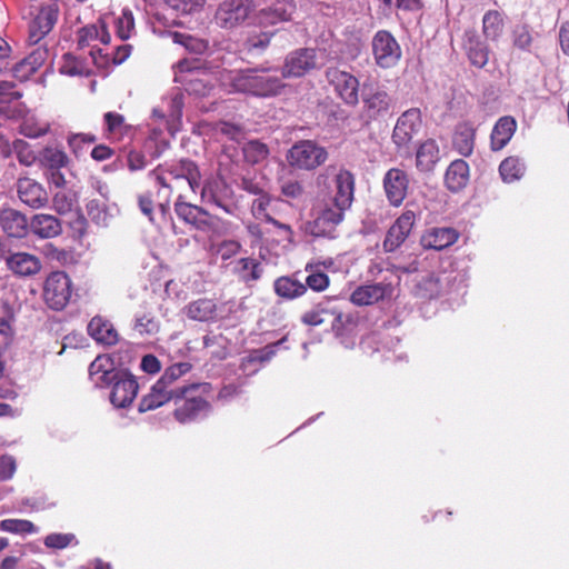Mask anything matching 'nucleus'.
<instances>
[{
  "label": "nucleus",
  "instance_id": "nucleus-1",
  "mask_svg": "<svg viewBox=\"0 0 569 569\" xmlns=\"http://www.w3.org/2000/svg\"><path fill=\"white\" fill-rule=\"evenodd\" d=\"M153 174L160 184V194L169 203L172 193H178V201L187 197V192L197 193L200 188L198 167L189 160L158 167Z\"/></svg>",
  "mask_w": 569,
  "mask_h": 569
},
{
  "label": "nucleus",
  "instance_id": "nucleus-2",
  "mask_svg": "<svg viewBox=\"0 0 569 569\" xmlns=\"http://www.w3.org/2000/svg\"><path fill=\"white\" fill-rule=\"evenodd\" d=\"M221 83L230 91L251 93L259 97L274 96L283 88L277 77L258 74L253 70L227 71L221 74Z\"/></svg>",
  "mask_w": 569,
  "mask_h": 569
},
{
  "label": "nucleus",
  "instance_id": "nucleus-3",
  "mask_svg": "<svg viewBox=\"0 0 569 569\" xmlns=\"http://www.w3.org/2000/svg\"><path fill=\"white\" fill-rule=\"evenodd\" d=\"M177 216L184 222L193 226L196 229L210 233L211 236L220 237L230 232L231 224L218 217L209 214L201 207L177 201L174 204Z\"/></svg>",
  "mask_w": 569,
  "mask_h": 569
},
{
  "label": "nucleus",
  "instance_id": "nucleus-4",
  "mask_svg": "<svg viewBox=\"0 0 569 569\" xmlns=\"http://www.w3.org/2000/svg\"><path fill=\"white\" fill-rule=\"evenodd\" d=\"M111 36L108 31L106 19L101 18L96 23L82 27L78 31V46L81 49L89 48V54L93 64L102 68L108 64L109 53H103L101 44L110 43Z\"/></svg>",
  "mask_w": 569,
  "mask_h": 569
},
{
  "label": "nucleus",
  "instance_id": "nucleus-5",
  "mask_svg": "<svg viewBox=\"0 0 569 569\" xmlns=\"http://www.w3.org/2000/svg\"><path fill=\"white\" fill-rule=\"evenodd\" d=\"M328 159L326 148L312 140L296 142L286 154V160L295 170L311 171L323 164Z\"/></svg>",
  "mask_w": 569,
  "mask_h": 569
},
{
  "label": "nucleus",
  "instance_id": "nucleus-6",
  "mask_svg": "<svg viewBox=\"0 0 569 569\" xmlns=\"http://www.w3.org/2000/svg\"><path fill=\"white\" fill-rule=\"evenodd\" d=\"M346 209L326 202L315 210V218L306 222L305 231L313 237L333 238L336 228L343 220Z\"/></svg>",
  "mask_w": 569,
  "mask_h": 569
},
{
  "label": "nucleus",
  "instance_id": "nucleus-7",
  "mask_svg": "<svg viewBox=\"0 0 569 569\" xmlns=\"http://www.w3.org/2000/svg\"><path fill=\"white\" fill-rule=\"evenodd\" d=\"M72 293L71 280L63 271L51 272L43 283V300L53 310H62Z\"/></svg>",
  "mask_w": 569,
  "mask_h": 569
},
{
  "label": "nucleus",
  "instance_id": "nucleus-8",
  "mask_svg": "<svg viewBox=\"0 0 569 569\" xmlns=\"http://www.w3.org/2000/svg\"><path fill=\"white\" fill-rule=\"evenodd\" d=\"M270 227L262 228L260 223H249L248 233L252 238V243L260 248H268L271 241L282 243L283 248L293 241V232L289 224L281 223L273 219L268 223Z\"/></svg>",
  "mask_w": 569,
  "mask_h": 569
},
{
  "label": "nucleus",
  "instance_id": "nucleus-9",
  "mask_svg": "<svg viewBox=\"0 0 569 569\" xmlns=\"http://www.w3.org/2000/svg\"><path fill=\"white\" fill-rule=\"evenodd\" d=\"M253 0H224L216 11V22L224 29H233L254 14Z\"/></svg>",
  "mask_w": 569,
  "mask_h": 569
},
{
  "label": "nucleus",
  "instance_id": "nucleus-10",
  "mask_svg": "<svg viewBox=\"0 0 569 569\" xmlns=\"http://www.w3.org/2000/svg\"><path fill=\"white\" fill-rule=\"evenodd\" d=\"M371 50L375 62L383 69L395 67L401 59V47L396 38L386 30L375 33L371 40Z\"/></svg>",
  "mask_w": 569,
  "mask_h": 569
},
{
  "label": "nucleus",
  "instance_id": "nucleus-11",
  "mask_svg": "<svg viewBox=\"0 0 569 569\" xmlns=\"http://www.w3.org/2000/svg\"><path fill=\"white\" fill-rule=\"evenodd\" d=\"M198 191L202 202L212 203L227 213H232L231 208L227 204V200L232 197V189L220 176H211L206 178L203 182L200 181Z\"/></svg>",
  "mask_w": 569,
  "mask_h": 569
},
{
  "label": "nucleus",
  "instance_id": "nucleus-12",
  "mask_svg": "<svg viewBox=\"0 0 569 569\" xmlns=\"http://www.w3.org/2000/svg\"><path fill=\"white\" fill-rule=\"evenodd\" d=\"M31 21L29 23V41L32 44L38 43L53 28L58 19L57 4L42 6L30 12Z\"/></svg>",
  "mask_w": 569,
  "mask_h": 569
},
{
  "label": "nucleus",
  "instance_id": "nucleus-13",
  "mask_svg": "<svg viewBox=\"0 0 569 569\" xmlns=\"http://www.w3.org/2000/svg\"><path fill=\"white\" fill-rule=\"evenodd\" d=\"M327 79L345 103L356 106L359 102V81L355 76L339 69H328Z\"/></svg>",
  "mask_w": 569,
  "mask_h": 569
},
{
  "label": "nucleus",
  "instance_id": "nucleus-14",
  "mask_svg": "<svg viewBox=\"0 0 569 569\" xmlns=\"http://www.w3.org/2000/svg\"><path fill=\"white\" fill-rule=\"evenodd\" d=\"M198 388H203V386H188L177 389H168L157 381L152 386L150 392L141 399L139 403V411L146 412L157 409L167 403L169 400L182 398L187 392Z\"/></svg>",
  "mask_w": 569,
  "mask_h": 569
},
{
  "label": "nucleus",
  "instance_id": "nucleus-15",
  "mask_svg": "<svg viewBox=\"0 0 569 569\" xmlns=\"http://www.w3.org/2000/svg\"><path fill=\"white\" fill-rule=\"evenodd\" d=\"M296 11L293 0H276L271 6L260 9L252 16V23L268 27L279 22L289 21Z\"/></svg>",
  "mask_w": 569,
  "mask_h": 569
},
{
  "label": "nucleus",
  "instance_id": "nucleus-16",
  "mask_svg": "<svg viewBox=\"0 0 569 569\" xmlns=\"http://www.w3.org/2000/svg\"><path fill=\"white\" fill-rule=\"evenodd\" d=\"M109 386H111L109 398L116 408L129 407L136 399L139 389L136 379L131 375L122 371Z\"/></svg>",
  "mask_w": 569,
  "mask_h": 569
},
{
  "label": "nucleus",
  "instance_id": "nucleus-17",
  "mask_svg": "<svg viewBox=\"0 0 569 569\" xmlns=\"http://www.w3.org/2000/svg\"><path fill=\"white\" fill-rule=\"evenodd\" d=\"M421 113L418 109H409L405 111L398 119L392 140L399 148H407L413 136L420 131Z\"/></svg>",
  "mask_w": 569,
  "mask_h": 569
},
{
  "label": "nucleus",
  "instance_id": "nucleus-18",
  "mask_svg": "<svg viewBox=\"0 0 569 569\" xmlns=\"http://www.w3.org/2000/svg\"><path fill=\"white\" fill-rule=\"evenodd\" d=\"M317 66V53L313 49H299L286 57L282 76L284 78L302 77Z\"/></svg>",
  "mask_w": 569,
  "mask_h": 569
},
{
  "label": "nucleus",
  "instance_id": "nucleus-19",
  "mask_svg": "<svg viewBox=\"0 0 569 569\" xmlns=\"http://www.w3.org/2000/svg\"><path fill=\"white\" fill-rule=\"evenodd\" d=\"M393 293L391 283L376 282L359 286L350 295V301L359 307L370 306L390 298Z\"/></svg>",
  "mask_w": 569,
  "mask_h": 569
},
{
  "label": "nucleus",
  "instance_id": "nucleus-20",
  "mask_svg": "<svg viewBox=\"0 0 569 569\" xmlns=\"http://www.w3.org/2000/svg\"><path fill=\"white\" fill-rule=\"evenodd\" d=\"M408 176L405 171L392 168L387 171L383 178V188L389 202L398 207L406 198L408 190Z\"/></svg>",
  "mask_w": 569,
  "mask_h": 569
},
{
  "label": "nucleus",
  "instance_id": "nucleus-21",
  "mask_svg": "<svg viewBox=\"0 0 569 569\" xmlns=\"http://www.w3.org/2000/svg\"><path fill=\"white\" fill-rule=\"evenodd\" d=\"M415 212L407 210L396 220V222L388 230V233L383 241V248L386 251H395L397 248L401 246V243L410 233L415 223Z\"/></svg>",
  "mask_w": 569,
  "mask_h": 569
},
{
  "label": "nucleus",
  "instance_id": "nucleus-22",
  "mask_svg": "<svg viewBox=\"0 0 569 569\" xmlns=\"http://www.w3.org/2000/svg\"><path fill=\"white\" fill-rule=\"evenodd\" d=\"M355 179L353 176L340 169L333 178V197L331 202L336 207L348 210L353 201Z\"/></svg>",
  "mask_w": 569,
  "mask_h": 569
},
{
  "label": "nucleus",
  "instance_id": "nucleus-23",
  "mask_svg": "<svg viewBox=\"0 0 569 569\" xmlns=\"http://www.w3.org/2000/svg\"><path fill=\"white\" fill-rule=\"evenodd\" d=\"M7 267L19 277H31L37 274L41 268L40 259L28 252H13L6 258Z\"/></svg>",
  "mask_w": 569,
  "mask_h": 569
},
{
  "label": "nucleus",
  "instance_id": "nucleus-24",
  "mask_svg": "<svg viewBox=\"0 0 569 569\" xmlns=\"http://www.w3.org/2000/svg\"><path fill=\"white\" fill-rule=\"evenodd\" d=\"M18 196L27 206L39 209L47 204L48 194L43 187L30 178H21L18 181Z\"/></svg>",
  "mask_w": 569,
  "mask_h": 569
},
{
  "label": "nucleus",
  "instance_id": "nucleus-25",
  "mask_svg": "<svg viewBox=\"0 0 569 569\" xmlns=\"http://www.w3.org/2000/svg\"><path fill=\"white\" fill-rule=\"evenodd\" d=\"M202 386L203 388H198L197 390H204L207 388L206 385ZM194 390L196 389H193V391ZM183 398H186L184 402L174 410V417L179 422H190L209 411V403L201 397H188L187 392Z\"/></svg>",
  "mask_w": 569,
  "mask_h": 569
},
{
  "label": "nucleus",
  "instance_id": "nucleus-26",
  "mask_svg": "<svg viewBox=\"0 0 569 569\" xmlns=\"http://www.w3.org/2000/svg\"><path fill=\"white\" fill-rule=\"evenodd\" d=\"M121 371L114 370L109 356H98L89 367V376L97 387L109 386Z\"/></svg>",
  "mask_w": 569,
  "mask_h": 569
},
{
  "label": "nucleus",
  "instance_id": "nucleus-27",
  "mask_svg": "<svg viewBox=\"0 0 569 569\" xmlns=\"http://www.w3.org/2000/svg\"><path fill=\"white\" fill-rule=\"evenodd\" d=\"M30 231L41 238L49 239L58 237L62 232V226L58 218L52 214L38 213L29 221Z\"/></svg>",
  "mask_w": 569,
  "mask_h": 569
},
{
  "label": "nucleus",
  "instance_id": "nucleus-28",
  "mask_svg": "<svg viewBox=\"0 0 569 569\" xmlns=\"http://www.w3.org/2000/svg\"><path fill=\"white\" fill-rule=\"evenodd\" d=\"M458 237L459 233L453 228H431L423 233L421 243L427 249L442 250L453 244Z\"/></svg>",
  "mask_w": 569,
  "mask_h": 569
},
{
  "label": "nucleus",
  "instance_id": "nucleus-29",
  "mask_svg": "<svg viewBox=\"0 0 569 569\" xmlns=\"http://www.w3.org/2000/svg\"><path fill=\"white\" fill-rule=\"evenodd\" d=\"M29 221L19 211L8 208L0 212V226L10 237H23L28 230Z\"/></svg>",
  "mask_w": 569,
  "mask_h": 569
},
{
  "label": "nucleus",
  "instance_id": "nucleus-30",
  "mask_svg": "<svg viewBox=\"0 0 569 569\" xmlns=\"http://www.w3.org/2000/svg\"><path fill=\"white\" fill-rule=\"evenodd\" d=\"M89 335L99 343L111 346L118 341L112 323L102 317H94L88 325Z\"/></svg>",
  "mask_w": 569,
  "mask_h": 569
},
{
  "label": "nucleus",
  "instance_id": "nucleus-31",
  "mask_svg": "<svg viewBox=\"0 0 569 569\" xmlns=\"http://www.w3.org/2000/svg\"><path fill=\"white\" fill-rule=\"evenodd\" d=\"M469 181V166L465 160H455L446 171L445 183L453 192L463 189Z\"/></svg>",
  "mask_w": 569,
  "mask_h": 569
},
{
  "label": "nucleus",
  "instance_id": "nucleus-32",
  "mask_svg": "<svg viewBox=\"0 0 569 569\" xmlns=\"http://www.w3.org/2000/svg\"><path fill=\"white\" fill-rule=\"evenodd\" d=\"M193 67L191 62L188 60H181L176 64V77L174 80L178 82H187V90L197 93V94H206L207 88L204 86V80L194 78L192 73Z\"/></svg>",
  "mask_w": 569,
  "mask_h": 569
},
{
  "label": "nucleus",
  "instance_id": "nucleus-33",
  "mask_svg": "<svg viewBox=\"0 0 569 569\" xmlns=\"http://www.w3.org/2000/svg\"><path fill=\"white\" fill-rule=\"evenodd\" d=\"M517 128L516 120L511 117H502L493 127L491 133V147L493 150L502 149L512 138Z\"/></svg>",
  "mask_w": 569,
  "mask_h": 569
},
{
  "label": "nucleus",
  "instance_id": "nucleus-34",
  "mask_svg": "<svg viewBox=\"0 0 569 569\" xmlns=\"http://www.w3.org/2000/svg\"><path fill=\"white\" fill-rule=\"evenodd\" d=\"M47 52L42 49L33 50L26 59L17 63L13 68V76L24 81L34 73L44 62Z\"/></svg>",
  "mask_w": 569,
  "mask_h": 569
},
{
  "label": "nucleus",
  "instance_id": "nucleus-35",
  "mask_svg": "<svg viewBox=\"0 0 569 569\" xmlns=\"http://www.w3.org/2000/svg\"><path fill=\"white\" fill-rule=\"evenodd\" d=\"M184 312L191 320L211 321L216 319L217 306L211 299H199L189 303Z\"/></svg>",
  "mask_w": 569,
  "mask_h": 569
},
{
  "label": "nucleus",
  "instance_id": "nucleus-36",
  "mask_svg": "<svg viewBox=\"0 0 569 569\" xmlns=\"http://www.w3.org/2000/svg\"><path fill=\"white\" fill-rule=\"evenodd\" d=\"M463 46L472 64L483 67L488 62L487 48L479 41L473 31H467L465 33Z\"/></svg>",
  "mask_w": 569,
  "mask_h": 569
},
{
  "label": "nucleus",
  "instance_id": "nucleus-37",
  "mask_svg": "<svg viewBox=\"0 0 569 569\" xmlns=\"http://www.w3.org/2000/svg\"><path fill=\"white\" fill-rule=\"evenodd\" d=\"M162 103L168 116V130L174 134L179 130L182 117L183 96L174 92L170 98L163 99Z\"/></svg>",
  "mask_w": 569,
  "mask_h": 569
},
{
  "label": "nucleus",
  "instance_id": "nucleus-38",
  "mask_svg": "<svg viewBox=\"0 0 569 569\" xmlns=\"http://www.w3.org/2000/svg\"><path fill=\"white\" fill-rule=\"evenodd\" d=\"M362 100L370 117L387 112L391 102L388 93L381 89H376L371 92L365 91Z\"/></svg>",
  "mask_w": 569,
  "mask_h": 569
},
{
  "label": "nucleus",
  "instance_id": "nucleus-39",
  "mask_svg": "<svg viewBox=\"0 0 569 569\" xmlns=\"http://www.w3.org/2000/svg\"><path fill=\"white\" fill-rule=\"evenodd\" d=\"M274 291L284 299H295L303 296L307 287L291 277H280L274 281Z\"/></svg>",
  "mask_w": 569,
  "mask_h": 569
},
{
  "label": "nucleus",
  "instance_id": "nucleus-40",
  "mask_svg": "<svg viewBox=\"0 0 569 569\" xmlns=\"http://www.w3.org/2000/svg\"><path fill=\"white\" fill-rule=\"evenodd\" d=\"M439 160V148L433 140L423 142L417 151V167L422 171H429Z\"/></svg>",
  "mask_w": 569,
  "mask_h": 569
},
{
  "label": "nucleus",
  "instance_id": "nucleus-41",
  "mask_svg": "<svg viewBox=\"0 0 569 569\" xmlns=\"http://www.w3.org/2000/svg\"><path fill=\"white\" fill-rule=\"evenodd\" d=\"M475 130L467 123L459 124L453 137V147L461 156H469L473 150Z\"/></svg>",
  "mask_w": 569,
  "mask_h": 569
},
{
  "label": "nucleus",
  "instance_id": "nucleus-42",
  "mask_svg": "<svg viewBox=\"0 0 569 569\" xmlns=\"http://www.w3.org/2000/svg\"><path fill=\"white\" fill-rule=\"evenodd\" d=\"M526 171V166L518 157H509L505 159L499 167V172L502 180L507 183H512L522 178Z\"/></svg>",
  "mask_w": 569,
  "mask_h": 569
},
{
  "label": "nucleus",
  "instance_id": "nucleus-43",
  "mask_svg": "<svg viewBox=\"0 0 569 569\" xmlns=\"http://www.w3.org/2000/svg\"><path fill=\"white\" fill-rule=\"evenodd\" d=\"M0 530L20 537L36 535L39 532L38 527L30 520L14 518L0 521Z\"/></svg>",
  "mask_w": 569,
  "mask_h": 569
},
{
  "label": "nucleus",
  "instance_id": "nucleus-44",
  "mask_svg": "<svg viewBox=\"0 0 569 569\" xmlns=\"http://www.w3.org/2000/svg\"><path fill=\"white\" fill-rule=\"evenodd\" d=\"M2 153L8 157L12 152L17 156L18 160L24 166H31L36 160V154L30 146L23 140H14L12 146L3 141Z\"/></svg>",
  "mask_w": 569,
  "mask_h": 569
},
{
  "label": "nucleus",
  "instance_id": "nucleus-45",
  "mask_svg": "<svg viewBox=\"0 0 569 569\" xmlns=\"http://www.w3.org/2000/svg\"><path fill=\"white\" fill-rule=\"evenodd\" d=\"M49 123L37 118L34 114H27L20 126L22 134L29 138H39L49 131Z\"/></svg>",
  "mask_w": 569,
  "mask_h": 569
},
{
  "label": "nucleus",
  "instance_id": "nucleus-46",
  "mask_svg": "<svg viewBox=\"0 0 569 569\" xmlns=\"http://www.w3.org/2000/svg\"><path fill=\"white\" fill-rule=\"evenodd\" d=\"M116 208L108 207L104 201L92 199L87 204L89 217L98 224L107 226Z\"/></svg>",
  "mask_w": 569,
  "mask_h": 569
},
{
  "label": "nucleus",
  "instance_id": "nucleus-47",
  "mask_svg": "<svg viewBox=\"0 0 569 569\" xmlns=\"http://www.w3.org/2000/svg\"><path fill=\"white\" fill-rule=\"evenodd\" d=\"M503 29V20L498 11H488L482 19V30L487 39L497 40Z\"/></svg>",
  "mask_w": 569,
  "mask_h": 569
},
{
  "label": "nucleus",
  "instance_id": "nucleus-48",
  "mask_svg": "<svg viewBox=\"0 0 569 569\" xmlns=\"http://www.w3.org/2000/svg\"><path fill=\"white\" fill-rule=\"evenodd\" d=\"M60 72L67 76H88L90 73V67L82 60H79L71 53H66L62 57L60 64Z\"/></svg>",
  "mask_w": 569,
  "mask_h": 569
},
{
  "label": "nucleus",
  "instance_id": "nucleus-49",
  "mask_svg": "<svg viewBox=\"0 0 569 569\" xmlns=\"http://www.w3.org/2000/svg\"><path fill=\"white\" fill-rule=\"evenodd\" d=\"M172 39L174 43L183 46L186 50L196 54L204 53L209 47L206 40L187 33L174 32Z\"/></svg>",
  "mask_w": 569,
  "mask_h": 569
},
{
  "label": "nucleus",
  "instance_id": "nucleus-50",
  "mask_svg": "<svg viewBox=\"0 0 569 569\" xmlns=\"http://www.w3.org/2000/svg\"><path fill=\"white\" fill-rule=\"evenodd\" d=\"M242 151L244 159L252 164L264 161L269 156V148L267 144L258 140L248 141L243 146Z\"/></svg>",
  "mask_w": 569,
  "mask_h": 569
},
{
  "label": "nucleus",
  "instance_id": "nucleus-51",
  "mask_svg": "<svg viewBox=\"0 0 569 569\" xmlns=\"http://www.w3.org/2000/svg\"><path fill=\"white\" fill-rule=\"evenodd\" d=\"M441 292V284L438 277L429 274L422 278L416 288V295L422 299H432Z\"/></svg>",
  "mask_w": 569,
  "mask_h": 569
},
{
  "label": "nucleus",
  "instance_id": "nucleus-52",
  "mask_svg": "<svg viewBox=\"0 0 569 569\" xmlns=\"http://www.w3.org/2000/svg\"><path fill=\"white\" fill-rule=\"evenodd\" d=\"M133 328L141 336H153L159 331L160 323L150 312H141L137 313Z\"/></svg>",
  "mask_w": 569,
  "mask_h": 569
},
{
  "label": "nucleus",
  "instance_id": "nucleus-53",
  "mask_svg": "<svg viewBox=\"0 0 569 569\" xmlns=\"http://www.w3.org/2000/svg\"><path fill=\"white\" fill-rule=\"evenodd\" d=\"M272 198L267 193L259 194L251 204V213L256 220L269 223L273 220L270 214L269 208L271 207Z\"/></svg>",
  "mask_w": 569,
  "mask_h": 569
},
{
  "label": "nucleus",
  "instance_id": "nucleus-54",
  "mask_svg": "<svg viewBox=\"0 0 569 569\" xmlns=\"http://www.w3.org/2000/svg\"><path fill=\"white\" fill-rule=\"evenodd\" d=\"M94 141L96 137L90 133H72L68 138L69 148L77 158L83 156Z\"/></svg>",
  "mask_w": 569,
  "mask_h": 569
},
{
  "label": "nucleus",
  "instance_id": "nucleus-55",
  "mask_svg": "<svg viewBox=\"0 0 569 569\" xmlns=\"http://www.w3.org/2000/svg\"><path fill=\"white\" fill-rule=\"evenodd\" d=\"M104 121L109 138L120 139L128 130L123 116L117 112H107Z\"/></svg>",
  "mask_w": 569,
  "mask_h": 569
},
{
  "label": "nucleus",
  "instance_id": "nucleus-56",
  "mask_svg": "<svg viewBox=\"0 0 569 569\" xmlns=\"http://www.w3.org/2000/svg\"><path fill=\"white\" fill-rule=\"evenodd\" d=\"M306 271L310 272V274L306 279L307 286L313 291H323L329 286V278L326 273L317 269V266L313 263H307Z\"/></svg>",
  "mask_w": 569,
  "mask_h": 569
},
{
  "label": "nucleus",
  "instance_id": "nucleus-57",
  "mask_svg": "<svg viewBox=\"0 0 569 569\" xmlns=\"http://www.w3.org/2000/svg\"><path fill=\"white\" fill-rule=\"evenodd\" d=\"M20 98L21 93L14 90L11 82H0V112L4 113L7 117H13L14 113H10L7 106L11 102L18 101Z\"/></svg>",
  "mask_w": 569,
  "mask_h": 569
},
{
  "label": "nucleus",
  "instance_id": "nucleus-58",
  "mask_svg": "<svg viewBox=\"0 0 569 569\" xmlns=\"http://www.w3.org/2000/svg\"><path fill=\"white\" fill-rule=\"evenodd\" d=\"M114 23L117 36L121 40H128L132 36L134 30V18L129 9H123Z\"/></svg>",
  "mask_w": 569,
  "mask_h": 569
},
{
  "label": "nucleus",
  "instance_id": "nucleus-59",
  "mask_svg": "<svg viewBox=\"0 0 569 569\" xmlns=\"http://www.w3.org/2000/svg\"><path fill=\"white\" fill-rule=\"evenodd\" d=\"M191 366L188 362H179L170 366L166 369L161 378L158 380L168 389H172L171 385L180 377L186 375L190 370Z\"/></svg>",
  "mask_w": 569,
  "mask_h": 569
},
{
  "label": "nucleus",
  "instance_id": "nucleus-60",
  "mask_svg": "<svg viewBox=\"0 0 569 569\" xmlns=\"http://www.w3.org/2000/svg\"><path fill=\"white\" fill-rule=\"evenodd\" d=\"M237 271L246 280H257L261 276L259 262L251 258H242L237 262Z\"/></svg>",
  "mask_w": 569,
  "mask_h": 569
},
{
  "label": "nucleus",
  "instance_id": "nucleus-61",
  "mask_svg": "<svg viewBox=\"0 0 569 569\" xmlns=\"http://www.w3.org/2000/svg\"><path fill=\"white\" fill-rule=\"evenodd\" d=\"M206 0H164V3L181 14H191L200 11Z\"/></svg>",
  "mask_w": 569,
  "mask_h": 569
},
{
  "label": "nucleus",
  "instance_id": "nucleus-62",
  "mask_svg": "<svg viewBox=\"0 0 569 569\" xmlns=\"http://www.w3.org/2000/svg\"><path fill=\"white\" fill-rule=\"evenodd\" d=\"M332 316L333 313L318 305L316 308L305 312L301 319L305 325L320 326L326 322L327 318Z\"/></svg>",
  "mask_w": 569,
  "mask_h": 569
},
{
  "label": "nucleus",
  "instance_id": "nucleus-63",
  "mask_svg": "<svg viewBox=\"0 0 569 569\" xmlns=\"http://www.w3.org/2000/svg\"><path fill=\"white\" fill-rule=\"evenodd\" d=\"M52 206L59 214H66L72 211L74 199L69 192L59 191L52 198Z\"/></svg>",
  "mask_w": 569,
  "mask_h": 569
},
{
  "label": "nucleus",
  "instance_id": "nucleus-64",
  "mask_svg": "<svg viewBox=\"0 0 569 569\" xmlns=\"http://www.w3.org/2000/svg\"><path fill=\"white\" fill-rule=\"evenodd\" d=\"M241 244L236 240H224L217 246L211 243L210 249L221 257L223 260H228L236 256L240 251Z\"/></svg>",
  "mask_w": 569,
  "mask_h": 569
}]
</instances>
